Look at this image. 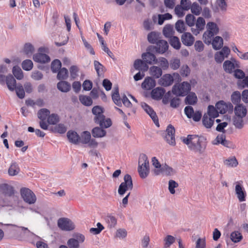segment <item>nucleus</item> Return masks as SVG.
Masks as SVG:
<instances>
[{
  "mask_svg": "<svg viewBox=\"0 0 248 248\" xmlns=\"http://www.w3.org/2000/svg\"><path fill=\"white\" fill-rule=\"evenodd\" d=\"M33 67V63L31 60H26L22 62V67L26 71L31 70Z\"/></svg>",
  "mask_w": 248,
  "mask_h": 248,
  "instance_id": "59",
  "label": "nucleus"
},
{
  "mask_svg": "<svg viewBox=\"0 0 248 248\" xmlns=\"http://www.w3.org/2000/svg\"><path fill=\"white\" fill-rule=\"evenodd\" d=\"M195 18L194 16L191 14H188L186 16V22L189 27H192L195 24Z\"/></svg>",
  "mask_w": 248,
  "mask_h": 248,
  "instance_id": "63",
  "label": "nucleus"
},
{
  "mask_svg": "<svg viewBox=\"0 0 248 248\" xmlns=\"http://www.w3.org/2000/svg\"><path fill=\"white\" fill-rule=\"evenodd\" d=\"M234 193L240 202H243L246 201L247 193L243 186V182L239 181L234 183Z\"/></svg>",
  "mask_w": 248,
  "mask_h": 248,
  "instance_id": "7",
  "label": "nucleus"
},
{
  "mask_svg": "<svg viewBox=\"0 0 248 248\" xmlns=\"http://www.w3.org/2000/svg\"><path fill=\"white\" fill-rule=\"evenodd\" d=\"M152 163L153 166L154 167L155 169L153 170L154 174L155 175H158L160 174V170L162 167L159 162L158 160L156 159L155 157H153L152 158Z\"/></svg>",
  "mask_w": 248,
  "mask_h": 248,
  "instance_id": "35",
  "label": "nucleus"
},
{
  "mask_svg": "<svg viewBox=\"0 0 248 248\" xmlns=\"http://www.w3.org/2000/svg\"><path fill=\"white\" fill-rule=\"evenodd\" d=\"M13 73L17 79H21L23 78V75L21 68L18 66H14Z\"/></svg>",
  "mask_w": 248,
  "mask_h": 248,
  "instance_id": "52",
  "label": "nucleus"
},
{
  "mask_svg": "<svg viewBox=\"0 0 248 248\" xmlns=\"http://www.w3.org/2000/svg\"><path fill=\"white\" fill-rule=\"evenodd\" d=\"M173 77L169 74L164 75L158 80V84L164 87L171 85L173 82Z\"/></svg>",
  "mask_w": 248,
  "mask_h": 248,
  "instance_id": "18",
  "label": "nucleus"
},
{
  "mask_svg": "<svg viewBox=\"0 0 248 248\" xmlns=\"http://www.w3.org/2000/svg\"><path fill=\"white\" fill-rule=\"evenodd\" d=\"M59 121V117L57 114H52L47 117V122L49 124H56Z\"/></svg>",
  "mask_w": 248,
  "mask_h": 248,
  "instance_id": "51",
  "label": "nucleus"
},
{
  "mask_svg": "<svg viewBox=\"0 0 248 248\" xmlns=\"http://www.w3.org/2000/svg\"><path fill=\"white\" fill-rule=\"evenodd\" d=\"M62 66L61 62L59 60L53 61L51 63V68L53 73H56L61 68Z\"/></svg>",
  "mask_w": 248,
  "mask_h": 248,
  "instance_id": "55",
  "label": "nucleus"
},
{
  "mask_svg": "<svg viewBox=\"0 0 248 248\" xmlns=\"http://www.w3.org/2000/svg\"><path fill=\"white\" fill-rule=\"evenodd\" d=\"M34 51L33 46L30 43H26L24 46L23 52L28 56H31Z\"/></svg>",
  "mask_w": 248,
  "mask_h": 248,
  "instance_id": "44",
  "label": "nucleus"
},
{
  "mask_svg": "<svg viewBox=\"0 0 248 248\" xmlns=\"http://www.w3.org/2000/svg\"><path fill=\"white\" fill-rule=\"evenodd\" d=\"M195 248H206L205 238H198L196 242Z\"/></svg>",
  "mask_w": 248,
  "mask_h": 248,
  "instance_id": "64",
  "label": "nucleus"
},
{
  "mask_svg": "<svg viewBox=\"0 0 248 248\" xmlns=\"http://www.w3.org/2000/svg\"><path fill=\"white\" fill-rule=\"evenodd\" d=\"M134 67L136 70L146 71L148 69V66L145 63L144 61L137 59L135 60L134 63Z\"/></svg>",
  "mask_w": 248,
  "mask_h": 248,
  "instance_id": "31",
  "label": "nucleus"
},
{
  "mask_svg": "<svg viewBox=\"0 0 248 248\" xmlns=\"http://www.w3.org/2000/svg\"><path fill=\"white\" fill-rule=\"evenodd\" d=\"M219 28L217 25L213 22H209L206 24V30L202 35V39L206 45L211 43L212 38L219 32Z\"/></svg>",
  "mask_w": 248,
  "mask_h": 248,
  "instance_id": "3",
  "label": "nucleus"
},
{
  "mask_svg": "<svg viewBox=\"0 0 248 248\" xmlns=\"http://www.w3.org/2000/svg\"><path fill=\"white\" fill-rule=\"evenodd\" d=\"M230 238L233 242L236 243L241 241L243 238V236L239 232L234 231L231 233Z\"/></svg>",
  "mask_w": 248,
  "mask_h": 248,
  "instance_id": "42",
  "label": "nucleus"
},
{
  "mask_svg": "<svg viewBox=\"0 0 248 248\" xmlns=\"http://www.w3.org/2000/svg\"><path fill=\"white\" fill-rule=\"evenodd\" d=\"M149 69V74L153 78H159L163 74L162 69L159 66L153 65Z\"/></svg>",
  "mask_w": 248,
  "mask_h": 248,
  "instance_id": "22",
  "label": "nucleus"
},
{
  "mask_svg": "<svg viewBox=\"0 0 248 248\" xmlns=\"http://www.w3.org/2000/svg\"><path fill=\"white\" fill-rule=\"evenodd\" d=\"M112 99L114 103L117 106H120L121 105L122 99H120L119 93V89L117 86L114 88L112 94Z\"/></svg>",
  "mask_w": 248,
  "mask_h": 248,
  "instance_id": "37",
  "label": "nucleus"
},
{
  "mask_svg": "<svg viewBox=\"0 0 248 248\" xmlns=\"http://www.w3.org/2000/svg\"><path fill=\"white\" fill-rule=\"evenodd\" d=\"M155 49L159 53L163 54L168 49V44L167 41L163 40H158L156 43Z\"/></svg>",
  "mask_w": 248,
  "mask_h": 248,
  "instance_id": "25",
  "label": "nucleus"
},
{
  "mask_svg": "<svg viewBox=\"0 0 248 248\" xmlns=\"http://www.w3.org/2000/svg\"><path fill=\"white\" fill-rule=\"evenodd\" d=\"M33 59L35 62L40 63H46L50 61L48 56L45 54L38 53L34 55Z\"/></svg>",
  "mask_w": 248,
  "mask_h": 248,
  "instance_id": "28",
  "label": "nucleus"
},
{
  "mask_svg": "<svg viewBox=\"0 0 248 248\" xmlns=\"http://www.w3.org/2000/svg\"><path fill=\"white\" fill-rule=\"evenodd\" d=\"M231 52L230 49L227 46H224L219 51L216 52L214 55L215 62L221 63L225 58H227Z\"/></svg>",
  "mask_w": 248,
  "mask_h": 248,
  "instance_id": "9",
  "label": "nucleus"
},
{
  "mask_svg": "<svg viewBox=\"0 0 248 248\" xmlns=\"http://www.w3.org/2000/svg\"><path fill=\"white\" fill-rule=\"evenodd\" d=\"M170 45L176 49H180L181 43L179 39L176 36H172L170 38Z\"/></svg>",
  "mask_w": 248,
  "mask_h": 248,
  "instance_id": "48",
  "label": "nucleus"
},
{
  "mask_svg": "<svg viewBox=\"0 0 248 248\" xmlns=\"http://www.w3.org/2000/svg\"><path fill=\"white\" fill-rule=\"evenodd\" d=\"M240 67L239 62L234 59L231 60H226L223 64V68L227 73L231 74L233 72L235 68Z\"/></svg>",
  "mask_w": 248,
  "mask_h": 248,
  "instance_id": "10",
  "label": "nucleus"
},
{
  "mask_svg": "<svg viewBox=\"0 0 248 248\" xmlns=\"http://www.w3.org/2000/svg\"><path fill=\"white\" fill-rule=\"evenodd\" d=\"M156 85V82L154 78L151 77H146L141 84L142 89L150 90L154 88Z\"/></svg>",
  "mask_w": 248,
  "mask_h": 248,
  "instance_id": "20",
  "label": "nucleus"
},
{
  "mask_svg": "<svg viewBox=\"0 0 248 248\" xmlns=\"http://www.w3.org/2000/svg\"><path fill=\"white\" fill-rule=\"evenodd\" d=\"M52 131L60 134H63L66 131V127L64 124H60L55 125L53 128Z\"/></svg>",
  "mask_w": 248,
  "mask_h": 248,
  "instance_id": "54",
  "label": "nucleus"
},
{
  "mask_svg": "<svg viewBox=\"0 0 248 248\" xmlns=\"http://www.w3.org/2000/svg\"><path fill=\"white\" fill-rule=\"evenodd\" d=\"M158 34L155 32H151L148 35V40L152 44H156L158 42Z\"/></svg>",
  "mask_w": 248,
  "mask_h": 248,
  "instance_id": "53",
  "label": "nucleus"
},
{
  "mask_svg": "<svg viewBox=\"0 0 248 248\" xmlns=\"http://www.w3.org/2000/svg\"><path fill=\"white\" fill-rule=\"evenodd\" d=\"M175 241V238L170 235H166L163 239L164 248H169Z\"/></svg>",
  "mask_w": 248,
  "mask_h": 248,
  "instance_id": "39",
  "label": "nucleus"
},
{
  "mask_svg": "<svg viewBox=\"0 0 248 248\" xmlns=\"http://www.w3.org/2000/svg\"><path fill=\"white\" fill-rule=\"evenodd\" d=\"M214 119L205 114L203 117L202 123L204 126L209 128L212 127L214 124Z\"/></svg>",
  "mask_w": 248,
  "mask_h": 248,
  "instance_id": "38",
  "label": "nucleus"
},
{
  "mask_svg": "<svg viewBox=\"0 0 248 248\" xmlns=\"http://www.w3.org/2000/svg\"><path fill=\"white\" fill-rule=\"evenodd\" d=\"M141 57L145 63H148L150 65L156 63L157 58L155 56L150 52L143 53Z\"/></svg>",
  "mask_w": 248,
  "mask_h": 248,
  "instance_id": "21",
  "label": "nucleus"
},
{
  "mask_svg": "<svg viewBox=\"0 0 248 248\" xmlns=\"http://www.w3.org/2000/svg\"><path fill=\"white\" fill-rule=\"evenodd\" d=\"M213 144L215 145L221 144L224 146L229 147L230 142L226 140L225 135L223 134H221L218 135L213 141Z\"/></svg>",
  "mask_w": 248,
  "mask_h": 248,
  "instance_id": "27",
  "label": "nucleus"
},
{
  "mask_svg": "<svg viewBox=\"0 0 248 248\" xmlns=\"http://www.w3.org/2000/svg\"><path fill=\"white\" fill-rule=\"evenodd\" d=\"M95 127L92 129V133L93 136L94 138H103L106 135V131L104 130L101 126Z\"/></svg>",
  "mask_w": 248,
  "mask_h": 248,
  "instance_id": "30",
  "label": "nucleus"
},
{
  "mask_svg": "<svg viewBox=\"0 0 248 248\" xmlns=\"http://www.w3.org/2000/svg\"><path fill=\"white\" fill-rule=\"evenodd\" d=\"M163 33L166 37H171L174 33L173 26L170 25H166L164 27Z\"/></svg>",
  "mask_w": 248,
  "mask_h": 248,
  "instance_id": "40",
  "label": "nucleus"
},
{
  "mask_svg": "<svg viewBox=\"0 0 248 248\" xmlns=\"http://www.w3.org/2000/svg\"><path fill=\"white\" fill-rule=\"evenodd\" d=\"M197 101V97L194 93H190L185 98L186 104L194 105Z\"/></svg>",
  "mask_w": 248,
  "mask_h": 248,
  "instance_id": "41",
  "label": "nucleus"
},
{
  "mask_svg": "<svg viewBox=\"0 0 248 248\" xmlns=\"http://www.w3.org/2000/svg\"><path fill=\"white\" fill-rule=\"evenodd\" d=\"M124 180V182L120 184L118 190L119 194L121 196L123 195L126 191L132 190L133 187L132 178L130 175H125Z\"/></svg>",
  "mask_w": 248,
  "mask_h": 248,
  "instance_id": "6",
  "label": "nucleus"
},
{
  "mask_svg": "<svg viewBox=\"0 0 248 248\" xmlns=\"http://www.w3.org/2000/svg\"><path fill=\"white\" fill-rule=\"evenodd\" d=\"M57 78L59 79H65L68 77V70L65 68H62L58 71Z\"/></svg>",
  "mask_w": 248,
  "mask_h": 248,
  "instance_id": "57",
  "label": "nucleus"
},
{
  "mask_svg": "<svg viewBox=\"0 0 248 248\" xmlns=\"http://www.w3.org/2000/svg\"><path fill=\"white\" fill-rule=\"evenodd\" d=\"M166 132L167 134L165 136L166 141L170 145L174 146L176 144L174 137V128L171 125H169L166 129Z\"/></svg>",
  "mask_w": 248,
  "mask_h": 248,
  "instance_id": "15",
  "label": "nucleus"
},
{
  "mask_svg": "<svg viewBox=\"0 0 248 248\" xmlns=\"http://www.w3.org/2000/svg\"><path fill=\"white\" fill-rule=\"evenodd\" d=\"M6 84L8 88L11 91H13L16 89V80L11 75H8L6 77Z\"/></svg>",
  "mask_w": 248,
  "mask_h": 248,
  "instance_id": "33",
  "label": "nucleus"
},
{
  "mask_svg": "<svg viewBox=\"0 0 248 248\" xmlns=\"http://www.w3.org/2000/svg\"><path fill=\"white\" fill-rule=\"evenodd\" d=\"M79 99L80 102L85 106H90L93 103L92 98L88 96L80 95L79 96Z\"/></svg>",
  "mask_w": 248,
  "mask_h": 248,
  "instance_id": "45",
  "label": "nucleus"
},
{
  "mask_svg": "<svg viewBox=\"0 0 248 248\" xmlns=\"http://www.w3.org/2000/svg\"><path fill=\"white\" fill-rule=\"evenodd\" d=\"M127 234V232L125 229L120 228L117 230L115 237L120 239H123L126 237Z\"/></svg>",
  "mask_w": 248,
  "mask_h": 248,
  "instance_id": "50",
  "label": "nucleus"
},
{
  "mask_svg": "<svg viewBox=\"0 0 248 248\" xmlns=\"http://www.w3.org/2000/svg\"><path fill=\"white\" fill-rule=\"evenodd\" d=\"M165 93L164 90L161 87H156L151 92V97L155 100H159L163 96Z\"/></svg>",
  "mask_w": 248,
  "mask_h": 248,
  "instance_id": "26",
  "label": "nucleus"
},
{
  "mask_svg": "<svg viewBox=\"0 0 248 248\" xmlns=\"http://www.w3.org/2000/svg\"><path fill=\"white\" fill-rule=\"evenodd\" d=\"M160 174L170 175L172 173V169L167 165L162 166L160 170Z\"/></svg>",
  "mask_w": 248,
  "mask_h": 248,
  "instance_id": "62",
  "label": "nucleus"
},
{
  "mask_svg": "<svg viewBox=\"0 0 248 248\" xmlns=\"http://www.w3.org/2000/svg\"><path fill=\"white\" fill-rule=\"evenodd\" d=\"M195 24L196 28H191V31L194 34L197 35L204 29L205 25V20L202 17H199L197 18Z\"/></svg>",
  "mask_w": 248,
  "mask_h": 248,
  "instance_id": "17",
  "label": "nucleus"
},
{
  "mask_svg": "<svg viewBox=\"0 0 248 248\" xmlns=\"http://www.w3.org/2000/svg\"><path fill=\"white\" fill-rule=\"evenodd\" d=\"M212 46V47L216 50H218L221 49L223 46V39L219 36H216L213 37L210 44Z\"/></svg>",
  "mask_w": 248,
  "mask_h": 248,
  "instance_id": "24",
  "label": "nucleus"
},
{
  "mask_svg": "<svg viewBox=\"0 0 248 248\" xmlns=\"http://www.w3.org/2000/svg\"><path fill=\"white\" fill-rule=\"evenodd\" d=\"M247 110L242 104H239L234 108L235 115L245 117L247 114Z\"/></svg>",
  "mask_w": 248,
  "mask_h": 248,
  "instance_id": "32",
  "label": "nucleus"
},
{
  "mask_svg": "<svg viewBox=\"0 0 248 248\" xmlns=\"http://www.w3.org/2000/svg\"><path fill=\"white\" fill-rule=\"evenodd\" d=\"M50 114V111L46 108H42L38 112V117L40 119V126L44 130L48 129V124L45 120Z\"/></svg>",
  "mask_w": 248,
  "mask_h": 248,
  "instance_id": "12",
  "label": "nucleus"
},
{
  "mask_svg": "<svg viewBox=\"0 0 248 248\" xmlns=\"http://www.w3.org/2000/svg\"><path fill=\"white\" fill-rule=\"evenodd\" d=\"M85 241V236L80 233L75 235L74 238H70L67 242V244L69 248H79L80 243L84 242Z\"/></svg>",
  "mask_w": 248,
  "mask_h": 248,
  "instance_id": "11",
  "label": "nucleus"
},
{
  "mask_svg": "<svg viewBox=\"0 0 248 248\" xmlns=\"http://www.w3.org/2000/svg\"><path fill=\"white\" fill-rule=\"evenodd\" d=\"M92 112L94 115V121L96 124H99L102 127L106 128L111 125V121L110 119H106L103 114V108L99 106H96L92 108Z\"/></svg>",
  "mask_w": 248,
  "mask_h": 248,
  "instance_id": "2",
  "label": "nucleus"
},
{
  "mask_svg": "<svg viewBox=\"0 0 248 248\" xmlns=\"http://www.w3.org/2000/svg\"><path fill=\"white\" fill-rule=\"evenodd\" d=\"M156 64H158L159 65V67L162 69V70H166L169 67L168 61L164 57H159L157 59Z\"/></svg>",
  "mask_w": 248,
  "mask_h": 248,
  "instance_id": "36",
  "label": "nucleus"
},
{
  "mask_svg": "<svg viewBox=\"0 0 248 248\" xmlns=\"http://www.w3.org/2000/svg\"><path fill=\"white\" fill-rule=\"evenodd\" d=\"M182 141L190 150L200 154L203 152L206 147L205 139L197 135H189L184 138Z\"/></svg>",
  "mask_w": 248,
  "mask_h": 248,
  "instance_id": "1",
  "label": "nucleus"
},
{
  "mask_svg": "<svg viewBox=\"0 0 248 248\" xmlns=\"http://www.w3.org/2000/svg\"><path fill=\"white\" fill-rule=\"evenodd\" d=\"M224 163L226 166L231 167H235L238 164L235 157L226 159L224 161Z\"/></svg>",
  "mask_w": 248,
  "mask_h": 248,
  "instance_id": "60",
  "label": "nucleus"
},
{
  "mask_svg": "<svg viewBox=\"0 0 248 248\" xmlns=\"http://www.w3.org/2000/svg\"><path fill=\"white\" fill-rule=\"evenodd\" d=\"M20 194L24 201L29 204H34L36 201V197L35 194L28 188H22L20 189Z\"/></svg>",
  "mask_w": 248,
  "mask_h": 248,
  "instance_id": "8",
  "label": "nucleus"
},
{
  "mask_svg": "<svg viewBox=\"0 0 248 248\" xmlns=\"http://www.w3.org/2000/svg\"><path fill=\"white\" fill-rule=\"evenodd\" d=\"M138 170L140 176L142 178H146L149 174V160L147 155L145 154H141L139 157Z\"/></svg>",
  "mask_w": 248,
  "mask_h": 248,
  "instance_id": "4",
  "label": "nucleus"
},
{
  "mask_svg": "<svg viewBox=\"0 0 248 248\" xmlns=\"http://www.w3.org/2000/svg\"><path fill=\"white\" fill-rule=\"evenodd\" d=\"M191 12L196 16L200 15L202 10V7L197 2H193L190 7Z\"/></svg>",
  "mask_w": 248,
  "mask_h": 248,
  "instance_id": "49",
  "label": "nucleus"
},
{
  "mask_svg": "<svg viewBox=\"0 0 248 248\" xmlns=\"http://www.w3.org/2000/svg\"><path fill=\"white\" fill-rule=\"evenodd\" d=\"M141 106L146 112L150 116L155 124L157 126H159V122L157 118V116L155 112L149 106H148L145 103H141Z\"/></svg>",
  "mask_w": 248,
  "mask_h": 248,
  "instance_id": "16",
  "label": "nucleus"
},
{
  "mask_svg": "<svg viewBox=\"0 0 248 248\" xmlns=\"http://www.w3.org/2000/svg\"><path fill=\"white\" fill-rule=\"evenodd\" d=\"M175 29L180 33L186 31V26L183 20H179L175 23Z\"/></svg>",
  "mask_w": 248,
  "mask_h": 248,
  "instance_id": "58",
  "label": "nucleus"
},
{
  "mask_svg": "<svg viewBox=\"0 0 248 248\" xmlns=\"http://www.w3.org/2000/svg\"><path fill=\"white\" fill-rule=\"evenodd\" d=\"M191 90V85L187 82L175 85L172 90L173 94L179 96L186 95Z\"/></svg>",
  "mask_w": 248,
  "mask_h": 248,
  "instance_id": "5",
  "label": "nucleus"
},
{
  "mask_svg": "<svg viewBox=\"0 0 248 248\" xmlns=\"http://www.w3.org/2000/svg\"><path fill=\"white\" fill-rule=\"evenodd\" d=\"M67 137L70 142L76 144L80 140V137L77 132L69 131L67 133Z\"/></svg>",
  "mask_w": 248,
  "mask_h": 248,
  "instance_id": "34",
  "label": "nucleus"
},
{
  "mask_svg": "<svg viewBox=\"0 0 248 248\" xmlns=\"http://www.w3.org/2000/svg\"><path fill=\"white\" fill-rule=\"evenodd\" d=\"M244 117L238 116L235 115L233 119V124L236 128L241 129L244 125V122L243 120Z\"/></svg>",
  "mask_w": 248,
  "mask_h": 248,
  "instance_id": "43",
  "label": "nucleus"
},
{
  "mask_svg": "<svg viewBox=\"0 0 248 248\" xmlns=\"http://www.w3.org/2000/svg\"><path fill=\"white\" fill-rule=\"evenodd\" d=\"M91 138V134L88 131H84L81 135L80 140L81 142L84 144H87L89 142Z\"/></svg>",
  "mask_w": 248,
  "mask_h": 248,
  "instance_id": "56",
  "label": "nucleus"
},
{
  "mask_svg": "<svg viewBox=\"0 0 248 248\" xmlns=\"http://www.w3.org/2000/svg\"><path fill=\"white\" fill-rule=\"evenodd\" d=\"M20 169L18 163L15 161H12L8 169V174L10 176H16L19 174Z\"/></svg>",
  "mask_w": 248,
  "mask_h": 248,
  "instance_id": "19",
  "label": "nucleus"
},
{
  "mask_svg": "<svg viewBox=\"0 0 248 248\" xmlns=\"http://www.w3.org/2000/svg\"><path fill=\"white\" fill-rule=\"evenodd\" d=\"M241 93L239 91H235L231 95V99L233 104L239 105L241 101Z\"/></svg>",
  "mask_w": 248,
  "mask_h": 248,
  "instance_id": "46",
  "label": "nucleus"
},
{
  "mask_svg": "<svg viewBox=\"0 0 248 248\" xmlns=\"http://www.w3.org/2000/svg\"><path fill=\"white\" fill-rule=\"evenodd\" d=\"M58 89L62 92L67 93L71 90V86L69 83L65 81H61L57 83Z\"/></svg>",
  "mask_w": 248,
  "mask_h": 248,
  "instance_id": "29",
  "label": "nucleus"
},
{
  "mask_svg": "<svg viewBox=\"0 0 248 248\" xmlns=\"http://www.w3.org/2000/svg\"><path fill=\"white\" fill-rule=\"evenodd\" d=\"M183 44L186 46H191L195 41V38L190 32H185L181 36Z\"/></svg>",
  "mask_w": 248,
  "mask_h": 248,
  "instance_id": "23",
  "label": "nucleus"
},
{
  "mask_svg": "<svg viewBox=\"0 0 248 248\" xmlns=\"http://www.w3.org/2000/svg\"><path fill=\"white\" fill-rule=\"evenodd\" d=\"M3 193L5 195L11 196L14 194V188L7 185H4L3 187Z\"/></svg>",
  "mask_w": 248,
  "mask_h": 248,
  "instance_id": "61",
  "label": "nucleus"
},
{
  "mask_svg": "<svg viewBox=\"0 0 248 248\" xmlns=\"http://www.w3.org/2000/svg\"><path fill=\"white\" fill-rule=\"evenodd\" d=\"M216 107L221 114H224L228 110L232 111L233 109V106L231 103H226L223 100L217 102L216 104Z\"/></svg>",
  "mask_w": 248,
  "mask_h": 248,
  "instance_id": "14",
  "label": "nucleus"
},
{
  "mask_svg": "<svg viewBox=\"0 0 248 248\" xmlns=\"http://www.w3.org/2000/svg\"><path fill=\"white\" fill-rule=\"evenodd\" d=\"M219 113L216 107L215 108L213 106H209L207 115L215 119V118L218 117Z\"/></svg>",
  "mask_w": 248,
  "mask_h": 248,
  "instance_id": "47",
  "label": "nucleus"
},
{
  "mask_svg": "<svg viewBox=\"0 0 248 248\" xmlns=\"http://www.w3.org/2000/svg\"><path fill=\"white\" fill-rule=\"evenodd\" d=\"M58 226L62 230L70 231L75 229L74 223L69 219L61 218L58 221Z\"/></svg>",
  "mask_w": 248,
  "mask_h": 248,
  "instance_id": "13",
  "label": "nucleus"
}]
</instances>
